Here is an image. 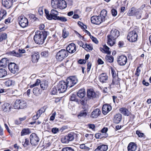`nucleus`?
Returning a JSON list of instances; mask_svg holds the SVG:
<instances>
[{"mask_svg": "<svg viewBox=\"0 0 151 151\" xmlns=\"http://www.w3.org/2000/svg\"><path fill=\"white\" fill-rule=\"evenodd\" d=\"M107 14L106 11V10L103 9L101 11L100 14L99 15L101 17V18L104 22L108 18L107 16Z\"/></svg>", "mask_w": 151, "mask_h": 151, "instance_id": "nucleus-24", "label": "nucleus"}, {"mask_svg": "<svg viewBox=\"0 0 151 151\" xmlns=\"http://www.w3.org/2000/svg\"><path fill=\"white\" fill-rule=\"evenodd\" d=\"M31 57L32 63H35L38 62L39 58L40 55L37 53H35L32 55Z\"/></svg>", "mask_w": 151, "mask_h": 151, "instance_id": "nucleus-28", "label": "nucleus"}, {"mask_svg": "<svg viewBox=\"0 0 151 151\" xmlns=\"http://www.w3.org/2000/svg\"><path fill=\"white\" fill-rule=\"evenodd\" d=\"M139 67H138L136 69L135 75L137 76H139L140 73V70L139 69Z\"/></svg>", "mask_w": 151, "mask_h": 151, "instance_id": "nucleus-62", "label": "nucleus"}, {"mask_svg": "<svg viewBox=\"0 0 151 151\" xmlns=\"http://www.w3.org/2000/svg\"><path fill=\"white\" fill-rule=\"evenodd\" d=\"M120 35L119 31L116 29H112L109 35L107 36V43L108 45L112 46L115 43L116 39Z\"/></svg>", "mask_w": 151, "mask_h": 151, "instance_id": "nucleus-2", "label": "nucleus"}, {"mask_svg": "<svg viewBox=\"0 0 151 151\" xmlns=\"http://www.w3.org/2000/svg\"><path fill=\"white\" fill-rule=\"evenodd\" d=\"M91 20L92 23L96 24H99L104 22L99 16H93L91 17Z\"/></svg>", "mask_w": 151, "mask_h": 151, "instance_id": "nucleus-14", "label": "nucleus"}, {"mask_svg": "<svg viewBox=\"0 0 151 151\" xmlns=\"http://www.w3.org/2000/svg\"><path fill=\"white\" fill-rule=\"evenodd\" d=\"M66 84L68 87L70 88L75 85L78 82V79L75 76H70L66 79Z\"/></svg>", "mask_w": 151, "mask_h": 151, "instance_id": "nucleus-8", "label": "nucleus"}, {"mask_svg": "<svg viewBox=\"0 0 151 151\" xmlns=\"http://www.w3.org/2000/svg\"><path fill=\"white\" fill-rule=\"evenodd\" d=\"M59 0H51V5L52 7L54 9L58 8V5Z\"/></svg>", "mask_w": 151, "mask_h": 151, "instance_id": "nucleus-35", "label": "nucleus"}, {"mask_svg": "<svg viewBox=\"0 0 151 151\" xmlns=\"http://www.w3.org/2000/svg\"><path fill=\"white\" fill-rule=\"evenodd\" d=\"M99 81L102 83H106L108 80V77L106 73H103L99 76Z\"/></svg>", "mask_w": 151, "mask_h": 151, "instance_id": "nucleus-17", "label": "nucleus"}, {"mask_svg": "<svg viewBox=\"0 0 151 151\" xmlns=\"http://www.w3.org/2000/svg\"><path fill=\"white\" fill-rule=\"evenodd\" d=\"M108 149V146L105 145L99 146L94 151H106Z\"/></svg>", "mask_w": 151, "mask_h": 151, "instance_id": "nucleus-29", "label": "nucleus"}, {"mask_svg": "<svg viewBox=\"0 0 151 151\" xmlns=\"http://www.w3.org/2000/svg\"><path fill=\"white\" fill-rule=\"evenodd\" d=\"M47 35V32L45 31H37L35 32L34 39L36 43L42 45L44 42Z\"/></svg>", "mask_w": 151, "mask_h": 151, "instance_id": "nucleus-1", "label": "nucleus"}, {"mask_svg": "<svg viewBox=\"0 0 151 151\" xmlns=\"http://www.w3.org/2000/svg\"><path fill=\"white\" fill-rule=\"evenodd\" d=\"M102 134L100 133H98L96 134L95 135V137L96 138L99 139L100 138L101 139L103 137H104V136H102Z\"/></svg>", "mask_w": 151, "mask_h": 151, "instance_id": "nucleus-56", "label": "nucleus"}, {"mask_svg": "<svg viewBox=\"0 0 151 151\" xmlns=\"http://www.w3.org/2000/svg\"><path fill=\"white\" fill-rule=\"evenodd\" d=\"M105 59L107 62L111 63L113 62L114 58L111 55H106L105 57Z\"/></svg>", "mask_w": 151, "mask_h": 151, "instance_id": "nucleus-39", "label": "nucleus"}, {"mask_svg": "<svg viewBox=\"0 0 151 151\" xmlns=\"http://www.w3.org/2000/svg\"><path fill=\"white\" fill-rule=\"evenodd\" d=\"M12 106L11 105L8 103H4L2 106V110L4 112H9L11 111Z\"/></svg>", "mask_w": 151, "mask_h": 151, "instance_id": "nucleus-21", "label": "nucleus"}, {"mask_svg": "<svg viewBox=\"0 0 151 151\" xmlns=\"http://www.w3.org/2000/svg\"><path fill=\"white\" fill-rule=\"evenodd\" d=\"M85 46V47L84 48L87 50H91L93 49L92 46L89 44H86Z\"/></svg>", "mask_w": 151, "mask_h": 151, "instance_id": "nucleus-52", "label": "nucleus"}, {"mask_svg": "<svg viewBox=\"0 0 151 151\" xmlns=\"http://www.w3.org/2000/svg\"><path fill=\"white\" fill-rule=\"evenodd\" d=\"M7 75L6 70L3 68L0 69V78H3Z\"/></svg>", "mask_w": 151, "mask_h": 151, "instance_id": "nucleus-37", "label": "nucleus"}, {"mask_svg": "<svg viewBox=\"0 0 151 151\" xmlns=\"http://www.w3.org/2000/svg\"><path fill=\"white\" fill-rule=\"evenodd\" d=\"M7 12L6 10L1 9L0 11V21L4 18L6 17Z\"/></svg>", "mask_w": 151, "mask_h": 151, "instance_id": "nucleus-32", "label": "nucleus"}, {"mask_svg": "<svg viewBox=\"0 0 151 151\" xmlns=\"http://www.w3.org/2000/svg\"><path fill=\"white\" fill-rule=\"evenodd\" d=\"M122 116L120 114H116L114 116V121L116 123H119L122 119Z\"/></svg>", "mask_w": 151, "mask_h": 151, "instance_id": "nucleus-30", "label": "nucleus"}, {"mask_svg": "<svg viewBox=\"0 0 151 151\" xmlns=\"http://www.w3.org/2000/svg\"><path fill=\"white\" fill-rule=\"evenodd\" d=\"M111 106L109 105H104L102 107V112L104 115H106L111 110Z\"/></svg>", "mask_w": 151, "mask_h": 151, "instance_id": "nucleus-23", "label": "nucleus"}, {"mask_svg": "<svg viewBox=\"0 0 151 151\" xmlns=\"http://www.w3.org/2000/svg\"><path fill=\"white\" fill-rule=\"evenodd\" d=\"M17 0H2V6L6 9L11 8Z\"/></svg>", "mask_w": 151, "mask_h": 151, "instance_id": "nucleus-12", "label": "nucleus"}, {"mask_svg": "<svg viewBox=\"0 0 151 151\" xmlns=\"http://www.w3.org/2000/svg\"><path fill=\"white\" fill-rule=\"evenodd\" d=\"M137 148L136 144L135 143L133 142L129 143L127 147L128 151H135Z\"/></svg>", "mask_w": 151, "mask_h": 151, "instance_id": "nucleus-25", "label": "nucleus"}, {"mask_svg": "<svg viewBox=\"0 0 151 151\" xmlns=\"http://www.w3.org/2000/svg\"><path fill=\"white\" fill-rule=\"evenodd\" d=\"M111 73L112 74V77H113V79L112 80V82L111 84L109 85L110 88H111V86L112 85H114L116 83L115 82V79L114 78L116 76V73L113 70H111Z\"/></svg>", "mask_w": 151, "mask_h": 151, "instance_id": "nucleus-44", "label": "nucleus"}, {"mask_svg": "<svg viewBox=\"0 0 151 151\" xmlns=\"http://www.w3.org/2000/svg\"><path fill=\"white\" fill-rule=\"evenodd\" d=\"M59 131V129L57 128H53L52 129V132L53 134H56Z\"/></svg>", "mask_w": 151, "mask_h": 151, "instance_id": "nucleus-60", "label": "nucleus"}, {"mask_svg": "<svg viewBox=\"0 0 151 151\" xmlns=\"http://www.w3.org/2000/svg\"><path fill=\"white\" fill-rule=\"evenodd\" d=\"M58 15V12L55 9L51 10L50 16L48 17L49 20L54 19L56 20Z\"/></svg>", "mask_w": 151, "mask_h": 151, "instance_id": "nucleus-18", "label": "nucleus"}, {"mask_svg": "<svg viewBox=\"0 0 151 151\" xmlns=\"http://www.w3.org/2000/svg\"><path fill=\"white\" fill-rule=\"evenodd\" d=\"M30 143L32 145L36 146L39 144L40 139L38 136L35 133H32L30 136Z\"/></svg>", "mask_w": 151, "mask_h": 151, "instance_id": "nucleus-10", "label": "nucleus"}, {"mask_svg": "<svg viewBox=\"0 0 151 151\" xmlns=\"http://www.w3.org/2000/svg\"><path fill=\"white\" fill-rule=\"evenodd\" d=\"M14 108L15 109H23L27 107L26 101L22 99H17L14 103Z\"/></svg>", "mask_w": 151, "mask_h": 151, "instance_id": "nucleus-4", "label": "nucleus"}, {"mask_svg": "<svg viewBox=\"0 0 151 151\" xmlns=\"http://www.w3.org/2000/svg\"><path fill=\"white\" fill-rule=\"evenodd\" d=\"M56 20H60L62 22H65L67 21V19L64 17L58 16Z\"/></svg>", "mask_w": 151, "mask_h": 151, "instance_id": "nucleus-51", "label": "nucleus"}, {"mask_svg": "<svg viewBox=\"0 0 151 151\" xmlns=\"http://www.w3.org/2000/svg\"><path fill=\"white\" fill-rule=\"evenodd\" d=\"M22 144L24 147H27L29 145V139L28 138H25L23 140Z\"/></svg>", "mask_w": 151, "mask_h": 151, "instance_id": "nucleus-43", "label": "nucleus"}, {"mask_svg": "<svg viewBox=\"0 0 151 151\" xmlns=\"http://www.w3.org/2000/svg\"><path fill=\"white\" fill-rule=\"evenodd\" d=\"M100 49L101 51L103 50L104 51V52L107 53V54H110L111 53V52L109 51V48L106 45H104L103 48H101Z\"/></svg>", "mask_w": 151, "mask_h": 151, "instance_id": "nucleus-36", "label": "nucleus"}, {"mask_svg": "<svg viewBox=\"0 0 151 151\" xmlns=\"http://www.w3.org/2000/svg\"><path fill=\"white\" fill-rule=\"evenodd\" d=\"M120 111L122 114L124 115L128 116L129 114V112L128 110L125 108H122L119 109Z\"/></svg>", "mask_w": 151, "mask_h": 151, "instance_id": "nucleus-33", "label": "nucleus"}, {"mask_svg": "<svg viewBox=\"0 0 151 151\" xmlns=\"http://www.w3.org/2000/svg\"><path fill=\"white\" fill-rule=\"evenodd\" d=\"M38 12L39 14L42 15L43 13V9L42 7H40L38 9Z\"/></svg>", "mask_w": 151, "mask_h": 151, "instance_id": "nucleus-61", "label": "nucleus"}, {"mask_svg": "<svg viewBox=\"0 0 151 151\" xmlns=\"http://www.w3.org/2000/svg\"><path fill=\"white\" fill-rule=\"evenodd\" d=\"M76 95L74 94H72L70 96V100L71 101H74L76 100Z\"/></svg>", "mask_w": 151, "mask_h": 151, "instance_id": "nucleus-59", "label": "nucleus"}, {"mask_svg": "<svg viewBox=\"0 0 151 151\" xmlns=\"http://www.w3.org/2000/svg\"><path fill=\"white\" fill-rule=\"evenodd\" d=\"M57 93V89L55 88H53L52 90V94L54 95Z\"/></svg>", "mask_w": 151, "mask_h": 151, "instance_id": "nucleus-64", "label": "nucleus"}, {"mask_svg": "<svg viewBox=\"0 0 151 151\" xmlns=\"http://www.w3.org/2000/svg\"><path fill=\"white\" fill-rule=\"evenodd\" d=\"M87 96L89 99H91L96 98L97 95L92 89H89L87 91Z\"/></svg>", "mask_w": 151, "mask_h": 151, "instance_id": "nucleus-20", "label": "nucleus"}, {"mask_svg": "<svg viewBox=\"0 0 151 151\" xmlns=\"http://www.w3.org/2000/svg\"><path fill=\"white\" fill-rule=\"evenodd\" d=\"M14 81L11 80H8L6 81L4 83L7 86H9L12 85H14Z\"/></svg>", "mask_w": 151, "mask_h": 151, "instance_id": "nucleus-42", "label": "nucleus"}, {"mask_svg": "<svg viewBox=\"0 0 151 151\" xmlns=\"http://www.w3.org/2000/svg\"><path fill=\"white\" fill-rule=\"evenodd\" d=\"M45 14L46 15V16L47 18V19H49L48 17H49V16H50V13L49 14V11L48 10H46V9H45Z\"/></svg>", "mask_w": 151, "mask_h": 151, "instance_id": "nucleus-63", "label": "nucleus"}, {"mask_svg": "<svg viewBox=\"0 0 151 151\" xmlns=\"http://www.w3.org/2000/svg\"><path fill=\"white\" fill-rule=\"evenodd\" d=\"M78 24L79 26L82 29H85L86 28V26L84 25L83 23L81 22H78Z\"/></svg>", "mask_w": 151, "mask_h": 151, "instance_id": "nucleus-53", "label": "nucleus"}, {"mask_svg": "<svg viewBox=\"0 0 151 151\" xmlns=\"http://www.w3.org/2000/svg\"><path fill=\"white\" fill-rule=\"evenodd\" d=\"M101 111L99 109H94L91 113V117L92 118H97L101 114Z\"/></svg>", "mask_w": 151, "mask_h": 151, "instance_id": "nucleus-22", "label": "nucleus"}, {"mask_svg": "<svg viewBox=\"0 0 151 151\" xmlns=\"http://www.w3.org/2000/svg\"><path fill=\"white\" fill-rule=\"evenodd\" d=\"M76 135V134L74 133H69L61 139V142L63 143L68 144L70 142L74 140Z\"/></svg>", "mask_w": 151, "mask_h": 151, "instance_id": "nucleus-5", "label": "nucleus"}, {"mask_svg": "<svg viewBox=\"0 0 151 151\" xmlns=\"http://www.w3.org/2000/svg\"><path fill=\"white\" fill-rule=\"evenodd\" d=\"M68 87L66 82L64 81H60L57 86V89L59 93L65 92Z\"/></svg>", "mask_w": 151, "mask_h": 151, "instance_id": "nucleus-9", "label": "nucleus"}, {"mask_svg": "<svg viewBox=\"0 0 151 151\" xmlns=\"http://www.w3.org/2000/svg\"><path fill=\"white\" fill-rule=\"evenodd\" d=\"M138 30V28H135L133 30L130 32L127 36L128 40L131 42L136 41L137 39Z\"/></svg>", "mask_w": 151, "mask_h": 151, "instance_id": "nucleus-3", "label": "nucleus"}, {"mask_svg": "<svg viewBox=\"0 0 151 151\" xmlns=\"http://www.w3.org/2000/svg\"><path fill=\"white\" fill-rule=\"evenodd\" d=\"M62 151H75L74 149L71 147H66L62 149Z\"/></svg>", "mask_w": 151, "mask_h": 151, "instance_id": "nucleus-48", "label": "nucleus"}, {"mask_svg": "<svg viewBox=\"0 0 151 151\" xmlns=\"http://www.w3.org/2000/svg\"><path fill=\"white\" fill-rule=\"evenodd\" d=\"M127 62V57L124 55L120 56L117 58V62L120 65L123 66L125 65Z\"/></svg>", "mask_w": 151, "mask_h": 151, "instance_id": "nucleus-15", "label": "nucleus"}, {"mask_svg": "<svg viewBox=\"0 0 151 151\" xmlns=\"http://www.w3.org/2000/svg\"><path fill=\"white\" fill-rule=\"evenodd\" d=\"M77 95L80 98H83L86 95V92L84 89L79 90L77 93Z\"/></svg>", "mask_w": 151, "mask_h": 151, "instance_id": "nucleus-31", "label": "nucleus"}, {"mask_svg": "<svg viewBox=\"0 0 151 151\" xmlns=\"http://www.w3.org/2000/svg\"><path fill=\"white\" fill-rule=\"evenodd\" d=\"M68 33L65 30H63L62 36L63 38H66L68 35Z\"/></svg>", "mask_w": 151, "mask_h": 151, "instance_id": "nucleus-55", "label": "nucleus"}, {"mask_svg": "<svg viewBox=\"0 0 151 151\" xmlns=\"http://www.w3.org/2000/svg\"><path fill=\"white\" fill-rule=\"evenodd\" d=\"M40 86L42 89H46L48 86L47 82L46 81H41L40 83Z\"/></svg>", "mask_w": 151, "mask_h": 151, "instance_id": "nucleus-34", "label": "nucleus"}, {"mask_svg": "<svg viewBox=\"0 0 151 151\" xmlns=\"http://www.w3.org/2000/svg\"><path fill=\"white\" fill-rule=\"evenodd\" d=\"M8 68L11 72L13 73H17L19 71L17 65L14 63H10L9 65Z\"/></svg>", "mask_w": 151, "mask_h": 151, "instance_id": "nucleus-13", "label": "nucleus"}, {"mask_svg": "<svg viewBox=\"0 0 151 151\" xmlns=\"http://www.w3.org/2000/svg\"><path fill=\"white\" fill-rule=\"evenodd\" d=\"M18 52H17L15 50H13L12 51L9 52L8 54L11 55H13L19 58L21 57L22 56V55L20 54H23L25 52V50L23 49H19L18 50Z\"/></svg>", "mask_w": 151, "mask_h": 151, "instance_id": "nucleus-16", "label": "nucleus"}, {"mask_svg": "<svg viewBox=\"0 0 151 151\" xmlns=\"http://www.w3.org/2000/svg\"><path fill=\"white\" fill-rule=\"evenodd\" d=\"M41 55L42 56L47 57L48 55V52L47 51H45L42 52Z\"/></svg>", "mask_w": 151, "mask_h": 151, "instance_id": "nucleus-54", "label": "nucleus"}, {"mask_svg": "<svg viewBox=\"0 0 151 151\" xmlns=\"http://www.w3.org/2000/svg\"><path fill=\"white\" fill-rule=\"evenodd\" d=\"M9 63V59L6 58H3L0 61V66L3 67L6 66Z\"/></svg>", "mask_w": 151, "mask_h": 151, "instance_id": "nucleus-27", "label": "nucleus"}, {"mask_svg": "<svg viewBox=\"0 0 151 151\" xmlns=\"http://www.w3.org/2000/svg\"><path fill=\"white\" fill-rule=\"evenodd\" d=\"M87 114L86 110H83L80 112L79 114L78 115V116L79 118L81 117H84L87 115Z\"/></svg>", "mask_w": 151, "mask_h": 151, "instance_id": "nucleus-41", "label": "nucleus"}, {"mask_svg": "<svg viewBox=\"0 0 151 151\" xmlns=\"http://www.w3.org/2000/svg\"><path fill=\"white\" fill-rule=\"evenodd\" d=\"M58 6V8L62 9H65L67 7V4L65 0H59Z\"/></svg>", "mask_w": 151, "mask_h": 151, "instance_id": "nucleus-26", "label": "nucleus"}, {"mask_svg": "<svg viewBox=\"0 0 151 151\" xmlns=\"http://www.w3.org/2000/svg\"><path fill=\"white\" fill-rule=\"evenodd\" d=\"M68 54L67 50L62 49L57 52L56 55V58L58 60L60 61L67 57Z\"/></svg>", "mask_w": 151, "mask_h": 151, "instance_id": "nucleus-6", "label": "nucleus"}, {"mask_svg": "<svg viewBox=\"0 0 151 151\" xmlns=\"http://www.w3.org/2000/svg\"><path fill=\"white\" fill-rule=\"evenodd\" d=\"M45 111L43 108H41L37 112L36 114L38 115V117H40L41 114Z\"/></svg>", "mask_w": 151, "mask_h": 151, "instance_id": "nucleus-49", "label": "nucleus"}, {"mask_svg": "<svg viewBox=\"0 0 151 151\" xmlns=\"http://www.w3.org/2000/svg\"><path fill=\"white\" fill-rule=\"evenodd\" d=\"M136 134L140 137H145V135L143 133L141 132L140 131L137 130L136 132Z\"/></svg>", "mask_w": 151, "mask_h": 151, "instance_id": "nucleus-47", "label": "nucleus"}, {"mask_svg": "<svg viewBox=\"0 0 151 151\" xmlns=\"http://www.w3.org/2000/svg\"><path fill=\"white\" fill-rule=\"evenodd\" d=\"M39 91L40 89L38 88L35 87L33 88V93L35 95L37 96L40 94Z\"/></svg>", "mask_w": 151, "mask_h": 151, "instance_id": "nucleus-46", "label": "nucleus"}, {"mask_svg": "<svg viewBox=\"0 0 151 151\" xmlns=\"http://www.w3.org/2000/svg\"><path fill=\"white\" fill-rule=\"evenodd\" d=\"M56 115V112H55L52 114V115L50 116V120L52 121H53L55 118Z\"/></svg>", "mask_w": 151, "mask_h": 151, "instance_id": "nucleus-57", "label": "nucleus"}, {"mask_svg": "<svg viewBox=\"0 0 151 151\" xmlns=\"http://www.w3.org/2000/svg\"><path fill=\"white\" fill-rule=\"evenodd\" d=\"M142 13H145V15L144 16V19H147L148 17V14L147 13V12L145 11V9H143L142 8L140 7V8L135 10V15L136 16L137 19H139L142 17Z\"/></svg>", "mask_w": 151, "mask_h": 151, "instance_id": "nucleus-7", "label": "nucleus"}, {"mask_svg": "<svg viewBox=\"0 0 151 151\" xmlns=\"http://www.w3.org/2000/svg\"><path fill=\"white\" fill-rule=\"evenodd\" d=\"M65 69V67L63 65V64H61L56 68V70L58 72H60L63 71Z\"/></svg>", "mask_w": 151, "mask_h": 151, "instance_id": "nucleus-40", "label": "nucleus"}, {"mask_svg": "<svg viewBox=\"0 0 151 151\" xmlns=\"http://www.w3.org/2000/svg\"><path fill=\"white\" fill-rule=\"evenodd\" d=\"M30 130L29 129H24L22 130L21 133L22 136L29 134L30 133Z\"/></svg>", "mask_w": 151, "mask_h": 151, "instance_id": "nucleus-38", "label": "nucleus"}, {"mask_svg": "<svg viewBox=\"0 0 151 151\" xmlns=\"http://www.w3.org/2000/svg\"><path fill=\"white\" fill-rule=\"evenodd\" d=\"M18 21L20 26L23 28H24L28 25V20L24 16H19L18 18Z\"/></svg>", "mask_w": 151, "mask_h": 151, "instance_id": "nucleus-11", "label": "nucleus"}, {"mask_svg": "<svg viewBox=\"0 0 151 151\" xmlns=\"http://www.w3.org/2000/svg\"><path fill=\"white\" fill-rule=\"evenodd\" d=\"M7 38V35L4 33L0 34V42L5 40Z\"/></svg>", "mask_w": 151, "mask_h": 151, "instance_id": "nucleus-45", "label": "nucleus"}, {"mask_svg": "<svg viewBox=\"0 0 151 151\" xmlns=\"http://www.w3.org/2000/svg\"><path fill=\"white\" fill-rule=\"evenodd\" d=\"M135 12L134 9H133V8H132L131 9L129 10L127 13V15L129 16H132L135 15Z\"/></svg>", "mask_w": 151, "mask_h": 151, "instance_id": "nucleus-50", "label": "nucleus"}, {"mask_svg": "<svg viewBox=\"0 0 151 151\" xmlns=\"http://www.w3.org/2000/svg\"><path fill=\"white\" fill-rule=\"evenodd\" d=\"M111 12L113 16L115 17L117 15V11L116 9H111Z\"/></svg>", "mask_w": 151, "mask_h": 151, "instance_id": "nucleus-58", "label": "nucleus"}, {"mask_svg": "<svg viewBox=\"0 0 151 151\" xmlns=\"http://www.w3.org/2000/svg\"><path fill=\"white\" fill-rule=\"evenodd\" d=\"M76 46L73 43L69 44L67 47L66 50L68 53H72L75 52L76 50Z\"/></svg>", "mask_w": 151, "mask_h": 151, "instance_id": "nucleus-19", "label": "nucleus"}]
</instances>
